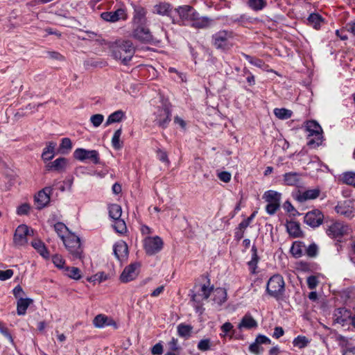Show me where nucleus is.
Listing matches in <instances>:
<instances>
[{
  "instance_id": "obj_1",
  "label": "nucleus",
  "mask_w": 355,
  "mask_h": 355,
  "mask_svg": "<svg viewBox=\"0 0 355 355\" xmlns=\"http://www.w3.org/2000/svg\"><path fill=\"white\" fill-rule=\"evenodd\" d=\"M112 56L115 60H121L123 64H127L132 58L135 49L130 40H118L110 46Z\"/></svg>"
},
{
  "instance_id": "obj_2",
  "label": "nucleus",
  "mask_w": 355,
  "mask_h": 355,
  "mask_svg": "<svg viewBox=\"0 0 355 355\" xmlns=\"http://www.w3.org/2000/svg\"><path fill=\"white\" fill-rule=\"evenodd\" d=\"M266 293L276 300H282L285 293V282L279 274L272 275L268 281Z\"/></svg>"
},
{
  "instance_id": "obj_3",
  "label": "nucleus",
  "mask_w": 355,
  "mask_h": 355,
  "mask_svg": "<svg viewBox=\"0 0 355 355\" xmlns=\"http://www.w3.org/2000/svg\"><path fill=\"white\" fill-rule=\"evenodd\" d=\"M308 135L307 145L315 148L322 142V130L321 126L315 121H309L306 124Z\"/></svg>"
},
{
  "instance_id": "obj_4",
  "label": "nucleus",
  "mask_w": 355,
  "mask_h": 355,
  "mask_svg": "<svg viewBox=\"0 0 355 355\" xmlns=\"http://www.w3.org/2000/svg\"><path fill=\"white\" fill-rule=\"evenodd\" d=\"M62 241L65 248L73 259H82L83 250L81 246L80 238L78 236L74 234L69 233Z\"/></svg>"
},
{
  "instance_id": "obj_5",
  "label": "nucleus",
  "mask_w": 355,
  "mask_h": 355,
  "mask_svg": "<svg viewBox=\"0 0 355 355\" xmlns=\"http://www.w3.org/2000/svg\"><path fill=\"white\" fill-rule=\"evenodd\" d=\"M174 10L178 15L179 18L171 17V21L172 24L179 26H184L186 22H191L193 17L196 16V13L197 12L193 6L189 5L180 6L175 8Z\"/></svg>"
},
{
  "instance_id": "obj_6",
  "label": "nucleus",
  "mask_w": 355,
  "mask_h": 355,
  "mask_svg": "<svg viewBox=\"0 0 355 355\" xmlns=\"http://www.w3.org/2000/svg\"><path fill=\"white\" fill-rule=\"evenodd\" d=\"M282 194L273 190H269L263 193V198L267 202L266 207V212L273 215L280 207Z\"/></svg>"
},
{
  "instance_id": "obj_7",
  "label": "nucleus",
  "mask_w": 355,
  "mask_h": 355,
  "mask_svg": "<svg viewBox=\"0 0 355 355\" xmlns=\"http://www.w3.org/2000/svg\"><path fill=\"white\" fill-rule=\"evenodd\" d=\"M73 157L80 162L89 160L94 164H99L101 162L99 153L96 150L77 148L73 152Z\"/></svg>"
},
{
  "instance_id": "obj_8",
  "label": "nucleus",
  "mask_w": 355,
  "mask_h": 355,
  "mask_svg": "<svg viewBox=\"0 0 355 355\" xmlns=\"http://www.w3.org/2000/svg\"><path fill=\"white\" fill-rule=\"evenodd\" d=\"M163 245V240L159 236H147L144 240V248L148 255L158 253L162 250Z\"/></svg>"
},
{
  "instance_id": "obj_9",
  "label": "nucleus",
  "mask_w": 355,
  "mask_h": 355,
  "mask_svg": "<svg viewBox=\"0 0 355 355\" xmlns=\"http://www.w3.org/2000/svg\"><path fill=\"white\" fill-rule=\"evenodd\" d=\"M348 226L345 225L343 223L340 221H334L326 229L327 234L332 238L337 239L340 241V239L347 234Z\"/></svg>"
},
{
  "instance_id": "obj_10",
  "label": "nucleus",
  "mask_w": 355,
  "mask_h": 355,
  "mask_svg": "<svg viewBox=\"0 0 355 355\" xmlns=\"http://www.w3.org/2000/svg\"><path fill=\"white\" fill-rule=\"evenodd\" d=\"M132 37L143 43H151L154 40L153 36L147 25L134 26Z\"/></svg>"
},
{
  "instance_id": "obj_11",
  "label": "nucleus",
  "mask_w": 355,
  "mask_h": 355,
  "mask_svg": "<svg viewBox=\"0 0 355 355\" xmlns=\"http://www.w3.org/2000/svg\"><path fill=\"white\" fill-rule=\"evenodd\" d=\"M232 37V31H220L212 35L213 44L217 49L226 50L228 48V40Z\"/></svg>"
},
{
  "instance_id": "obj_12",
  "label": "nucleus",
  "mask_w": 355,
  "mask_h": 355,
  "mask_svg": "<svg viewBox=\"0 0 355 355\" xmlns=\"http://www.w3.org/2000/svg\"><path fill=\"white\" fill-rule=\"evenodd\" d=\"M154 116V123L162 128H166L171 121V112L166 106L159 107Z\"/></svg>"
},
{
  "instance_id": "obj_13",
  "label": "nucleus",
  "mask_w": 355,
  "mask_h": 355,
  "mask_svg": "<svg viewBox=\"0 0 355 355\" xmlns=\"http://www.w3.org/2000/svg\"><path fill=\"white\" fill-rule=\"evenodd\" d=\"M103 20L110 23H115L119 21H125L128 19L127 10L121 7L114 11H106L101 14Z\"/></svg>"
},
{
  "instance_id": "obj_14",
  "label": "nucleus",
  "mask_w": 355,
  "mask_h": 355,
  "mask_svg": "<svg viewBox=\"0 0 355 355\" xmlns=\"http://www.w3.org/2000/svg\"><path fill=\"white\" fill-rule=\"evenodd\" d=\"M323 220V213L317 209L308 211L304 217V222L312 228L319 227L322 224Z\"/></svg>"
},
{
  "instance_id": "obj_15",
  "label": "nucleus",
  "mask_w": 355,
  "mask_h": 355,
  "mask_svg": "<svg viewBox=\"0 0 355 355\" xmlns=\"http://www.w3.org/2000/svg\"><path fill=\"white\" fill-rule=\"evenodd\" d=\"M140 266L139 262H134L126 266L120 275V281L122 283H128L134 280L139 275Z\"/></svg>"
},
{
  "instance_id": "obj_16",
  "label": "nucleus",
  "mask_w": 355,
  "mask_h": 355,
  "mask_svg": "<svg viewBox=\"0 0 355 355\" xmlns=\"http://www.w3.org/2000/svg\"><path fill=\"white\" fill-rule=\"evenodd\" d=\"M57 182L54 181L52 186L46 187L37 193L35 199L38 204V209H42L49 203L51 194Z\"/></svg>"
},
{
  "instance_id": "obj_17",
  "label": "nucleus",
  "mask_w": 355,
  "mask_h": 355,
  "mask_svg": "<svg viewBox=\"0 0 355 355\" xmlns=\"http://www.w3.org/2000/svg\"><path fill=\"white\" fill-rule=\"evenodd\" d=\"M352 318L351 311L344 307L335 309L333 314L334 322L340 324L342 326L351 323Z\"/></svg>"
},
{
  "instance_id": "obj_18",
  "label": "nucleus",
  "mask_w": 355,
  "mask_h": 355,
  "mask_svg": "<svg viewBox=\"0 0 355 355\" xmlns=\"http://www.w3.org/2000/svg\"><path fill=\"white\" fill-rule=\"evenodd\" d=\"M33 233V230H30L26 225H20L15 230L13 241L17 245H23L27 243V236L30 232Z\"/></svg>"
},
{
  "instance_id": "obj_19",
  "label": "nucleus",
  "mask_w": 355,
  "mask_h": 355,
  "mask_svg": "<svg viewBox=\"0 0 355 355\" xmlns=\"http://www.w3.org/2000/svg\"><path fill=\"white\" fill-rule=\"evenodd\" d=\"M335 211L337 214L347 218H352L354 216L352 202L349 200L339 202L335 207Z\"/></svg>"
},
{
  "instance_id": "obj_20",
  "label": "nucleus",
  "mask_w": 355,
  "mask_h": 355,
  "mask_svg": "<svg viewBox=\"0 0 355 355\" xmlns=\"http://www.w3.org/2000/svg\"><path fill=\"white\" fill-rule=\"evenodd\" d=\"M196 16L193 17L191 27L197 29H204L210 27L214 22V20L207 16H200L197 11Z\"/></svg>"
},
{
  "instance_id": "obj_21",
  "label": "nucleus",
  "mask_w": 355,
  "mask_h": 355,
  "mask_svg": "<svg viewBox=\"0 0 355 355\" xmlns=\"http://www.w3.org/2000/svg\"><path fill=\"white\" fill-rule=\"evenodd\" d=\"M146 14L147 11L146 8L141 6H135L132 17L133 26L139 25H147L148 19L146 17Z\"/></svg>"
},
{
  "instance_id": "obj_22",
  "label": "nucleus",
  "mask_w": 355,
  "mask_h": 355,
  "mask_svg": "<svg viewBox=\"0 0 355 355\" xmlns=\"http://www.w3.org/2000/svg\"><path fill=\"white\" fill-rule=\"evenodd\" d=\"M114 254L116 258L123 261L126 260L128 256V247L127 243L123 241L116 242L113 247Z\"/></svg>"
},
{
  "instance_id": "obj_23",
  "label": "nucleus",
  "mask_w": 355,
  "mask_h": 355,
  "mask_svg": "<svg viewBox=\"0 0 355 355\" xmlns=\"http://www.w3.org/2000/svg\"><path fill=\"white\" fill-rule=\"evenodd\" d=\"M67 164V159L64 157H59L53 162H49L46 167L48 171H55L60 172L65 170Z\"/></svg>"
},
{
  "instance_id": "obj_24",
  "label": "nucleus",
  "mask_w": 355,
  "mask_h": 355,
  "mask_svg": "<svg viewBox=\"0 0 355 355\" xmlns=\"http://www.w3.org/2000/svg\"><path fill=\"white\" fill-rule=\"evenodd\" d=\"M286 227L288 234L293 238H299L303 234L300 228V225L297 221H287Z\"/></svg>"
},
{
  "instance_id": "obj_25",
  "label": "nucleus",
  "mask_w": 355,
  "mask_h": 355,
  "mask_svg": "<svg viewBox=\"0 0 355 355\" xmlns=\"http://www.w3.org/2000/svg\"><path fill=\"white\" fill-rule=\"evenodd\" d=\"M320 193V189L318 188L308 189L302 193L299 194L297 199L298 201L302 202L309 200H314L317 198Z\"/></svg>"
},
{
  "instance_id": "obj_26",
  "label": "nucleus",
  "mask_w": 355,
  "mask_h": 355,
  "mask_svg": "<svg viewBox=\"0 0 355 355\" xmlns=\"http://www.w3.org/2000/svg\"><path fill=\"white\" fill-rule=\"evenodd\" d=\"M172 11V6L170 3L166 2H162L158 4H156L154 6V12L162 15V16H168L171 19V17H173L171 16V12Z\"/></svg>"
},
{
  "instance_id": "obj_27",
  "label": "nucleus",
  "mask_w": 355,
  "mask_h": 355,
  "mask_svg": "<svg viewBox=\"0 0 355 355\" xmlns=\"http://www.w3.org/2000/svg\"><path fill=\"white\" fill-rule=\"evenodd\" d=\"M284 182L288 186H297L300 183V175L295 172L286 173L284 175Z\"/></svg>"
},
{
  "instance_id": "obj_28",
  "label": "nucleus",
  "mask_w": 355,
  "mask_h": 355,
  "mask_svg": "<svg viewBox=\"0 0 355 355\" xmlns=\"http://www.w3.org/2000/svg\"><path fill=\"white\" fill-rule=\"evenodd\" d=\"M55 146L56 144L55 142L50 141L47 144L42 154V158L44 162L50 161L54 157Z\"/></svg>"
},
{
  "instance_id": "obj_29",
  "label": "nucleus",
  "mask_w": 355,
  "mask_h": 355,
  "mask_svg": "<svg viewBox=\"0 0 355 355\" xmlns=\"http://www.w3.org/2000/svg\"><path fill=\"white\" fill-rule=\"evenodd\" d=\"M33 303V300L31 298L19 299L17 302V313L19 315H24L26 313V310L31 304Z\"/></svg>"
},
{
  "instance_id": "obj_30",
  "label": "nucleus",
  "mask_w": 355,
  "mask_h": 355,
  "mask_svg": "<svg viewBox=\"0 0 355 355\" xmlns=\"http://www.w3.org/2000/svg\"><path fill=\"white\" fill-rule=\"evenodd\" d=\"M93 323L96 327L102 328L105 326H110L114 322L112 320L110 319L107 316L99 314L94 318Z\"/></svg>"
},
{
  "instance_id": "obj_31",
  "label": "nucleus",
  "mask_w": 355,
  "mask_h": 355,
  "mask_svg": "<svg viewBox=\"0 0 355 355\" xmlns=\"http://www.w3.org/2000/svg\"><path fill=\"white\" fill-rule=\"evenodd\" d=\"M257 327V321L250 315H245L241 322L239 324V329L245 328V329H252Z\"/></svg>"
},
{
  "instance_id": "obj_32",
  "label": "nucleus",
  "mask_w": 355,
  "mask_h": 355,
  "mask_svg": "<svg viewBox=\"0 0 355 355\" xmlns=\"http://www.w3.org/2000/svg\"><path fill=\"white\" fill-rule=\"evenodd\" d=\"M123 118H125V113L123 111L121 110L115 111L108 116L105 123V126H108L114 123L120 122Z\"/></svg>"
},
{
  "instance_id": "obj_33",
  "label": "nucleus",
  "mask_w": 355,
  "mask_h": 355,
  "mask_svg": "<svg viewBox=\"0 0 355 355\" xmlns=\"http://www.w3.org/2000/svg\"><path fill=\"white\" fill-rule=\"evenodd\" d=\"M31 244L42 257L45 259L49 257V252L42 241L35 240L32 241Z\"/></svg>"
},
{
  "instance_id": "obj_34",
  "label": "nucleus",
  "mask_w": 355,
  "mask_h": 355,
  "mask_svg": "<svg viewBox=\"0 0 355 355\" xmlns=\"http://www.w3.org/2000/svg\"><path fill=\"white\" fill-rule=\"evenodd\" d=\"M108 213L110 218L113 220L121 217L122 209L118 204H111L108 207Z\"/></svg>"
},
{
  "instance_id": "obj_35",
  "label": "nucleus",
  "mask_w": 355,
  "mask_h": 355,
  "mask_svg": "<svg viewBox=\"0 0 355 355\" xmlns=\"http://www.w3.org/2000/svg\"><path fill=\"white\" fill-rule=\"evenodd\" d=\"M177 329L178 334L180 337L188 338L191 336L193 330V327L190 324L180 323V324H178Z\"/></svg>"
},
{
  "instance_id": "obj_36",
  "label": "nucleus",
  "mask_w": 355,
  "mask_h": 355,
  "mask_svg": "<svg viewBox=\"0 0 355 355\" xmlns=\"http://www.w3.org/2000/svg\"><path fill=\"white\" fill-rule=\"evenodd\" d=\"M248 6L254 11L263 10L267 6L266 0H248Z\"/></svg>"
},
{
  "instance_id": "obj_37",
  "label": "nucleus",
  "mask_w": 355,
  "mask_h": 355,
  "mask_svg": "<svg viewBox=\"0 0 355 355\" xmlns=\"http://www.w3.org/2000/svg\"><path fill=\"white\" fill-rule=\"evenodd\" d=\"M122 134V128L116 130L112 138V145L115 150H120L123 147V142H121L120 138Z\"/></svg>"
},
{
  "instance_id": "obj_38",
  "label": "nucleus",
  "mask_w": 355,
  "mask_h": 355,
  "mask_svg": "<svg viewBox=\"0 0 355 355\" xmlns=\"http://www.w3.org/2000/svg\"><path fill=\"white\" fill-rule=\"evenodd\" d=\"M113 221L114 224L112 226L116 232L123 234L127 232L126 223L123 219L119 218V219L113 220Z\"/></svg>"
},
{
  "instance_id": "obj_39",
  "label": "nucleus",
  "mask_w": 355,
  "mask_h": 355,
  "mask_svg": "<svg viewBox=\"0 0 355 355\" xmlns=\"http://www.w3.org/2000/svg\"><path fill=\"white\" fill-rule=\"evenodd\" d=\"M293 112L286 108H275L274 114L279 119L284 120L291 117Z\"/></svg>"
},
{
  "instance_id": "obj_40",
  "label": "nucleus",
  "mask_w": 355,
  "mask_h": 355,
  "mask_svg": "<svg viewBox=\"0 0 355 355\" xmlns=\"http://www.w3.org/2000/svg\"><path fill=\"white\" fill-rule=\"evenodd\" d=\"M64 271L65 275L73 279L78 280L81 278V272L78 268L66 267Z\"/></svg>"
},
{
  "instance_id": "obj_41",
  "label": "nucleus",
  "mask_w": 355,
  "mask_h": 355,
  "mask_svg": "<svg viewBox=\"0 0 355 355\" xmlns=\"http://www.w3.org/2000/svg\"><path fill=\"white\" fill-rule=\"evenodd\" d=\"M341 180L344 184L355 187V173L352 171L343 173L341 175Z\"/></svg>"
},
{
  "instance_id": "obj_42",
  "label": "nucleus",
  "mask_w": 355,
  "mask_h": 355,
  "mask_svg": "<svg viewBox=\"0 0 355 355\" xmlns=\"http://www.w3.org/2000/svg\"><path fill=\"white\" fill-rule=\"evenodd\" d=\"M214 300L218 304H222L226 300L227 293L223 288H217L214 290Z\"/></svg>"
},
{
  "instance_id": "obj_43",
  "label": "nucleus",
  "mask_w": 355,
  "mask_h": 355,
  "mask_svg": "<svg viewBox=\"0 0 355 355\" xmlns=\"http://www.w3.org/2000/svg\"><path fill=\"white\" fill-rule=\"evenodd\" d=\"M252 259H251V261H250L248 262V265H249L250 268L252 270V272L254 273L255 269L257 268V263L259 261V257L257 254V248L254 245H252Z\"/></svg>"
},
{
  "instance_id": "obj_44",
  "label": "nucleus",
  "mask_w": 355,
  "mask_h": 355,
  "mask_svg": "<svg viewBox=\"0 0 355 355\" xmlns=\"http://www.w3.org/2000/svg\"><path fill=\"white\" fill-rule=\"evenodd\" d=\"M302 247L301 242L295 241L291 248V253L295 258L301 257L303 254Z\"/></svg>"
},
{
  "instance_id": "obj_45",
  "label": "nucleus",
  "mask_w": 355,
  "mask_h": 355,
  "mask_svg": "<svg viewBox=\"0 0 355 355\" xmlns=\"http://www.w3.org/2000/svg\"><path fill=\"white\" fill-rule=\"evenodd\" d=\"M54 230L58 234V236L60 237L62 241L66 238L64 234L68 231V228L63 223L58 222L55 223L54 225Z\"/></svg>"
},
{
  "instance_id": "obj_46",
  "label": "nucleus",
  "mask_w": 355,
  "mask_h": 355,
  "mask_svg": "<svg viewBox=\"0 0 355 355\" xmlns=\"http://www.w3.org/2000/svg\"><path fill=\"white\" fill-rule=\"evenodd\" d=\"M71 148L72 143L71 139L67 137L63 138L61 141V144H60V151L63 154L68 153Z\"/></svg>"
},
{
  "instance_id": "obj_47",
  "label": "nucleus",
  "mask_w": 355,
  "mask_h": 355,
  "mask_svg": "<svg viewBox=\"0 0 355 355\" xmlns=\"http://www.w3.org/2000/svg\"><path fill=\"white\" fill-rule=\"evenodd\" d=\"M307 20L310 24L317 29L322 21V17L318 14L312 13L309 16Z\"/></svg>"
},
{
  "instance_id": "obj_48",
  "label": "nucleus",
  "mask_w": 355,
  "mask_h": 355,
  "mask_svg": "<svg viewBox=\"0 0 355 355\" xmlns=\"http://www.w3.org/2000/svg\"><path fill=\"white\" fill-rule=\"evenodd\" d=\"M308 339L306 338V336H298L293 341V345L295 347H299L300 349L305 347L308 345Z\"/></svg>"
},
{
  "instance_id": "obj_49",
  "label": "nucleus",
  "mask_w": 355,
  "mask_h": 355,
  "mask_svg": "<svg viewBox=\"0 0 355 355\" xmlns=\"http://www.w3.org/2000/svg\"><path fill=\"white\" fill-rule=\"evenodd\" d=\"M211 340L209 338L202 339L198 343L197 347L201 352H206L211 349Z\"/></svg>"
},
{
  "instance_id": "obj_50",
  "label": "nucleus",
  "mask_w": 355,
  "mask_h": 355,
  "mask_svg": "<svg viewBox=\"0 0 355 355\" xmlns=\"http://www.w3.org/2000/svg\"><path fill=\"white\" fill-rule=\"evenodd\" d=\"M245 59L252 64L259 68H263L266 64L265 62L259 58H253L249 55H244Z\"/></svg>"
},
{
  "instance_id": "obj_51",
  "label": "nucleus",
  "mask_w": 355,
  "mask_h": 355,
  "mask_svg": "<svg viewBox=\"0 0 355 355\" xmlns=\"http://www.w3.org/2000/svg\"><path fill=\"white\" fill-rule=\"evenodd\" d=\"M103 120L104 116L101 114H96L90 117V121L95 128L100 126Z\"/></svg>"
},
{
  "instance_id": "obj_52",
  "label": "nucleus",
  "mask_w": 355,
  "mask_h": 355,
  "mask_svg": "<svg viewBox=\"0 0 355 355\" xmlns=\"http://www.w3.org/2000/svg\"><path fill=\"white\" fill-rule=\"evenodd\" d=\"M318 248L315 243H311L306 250V254L310 257H315L318 254Z\"/></svg>"
},
{
  "instance_id": "obj_53",
  "label": "nucleus",
  "mask_w": 355,
  "mask_h": 355,
  "mask_svg": "<svg viewBox=\"0 0 355 355\" xmlns=\"http://www.w3.org/2000/svg\"><path fill=\"white\" fill-rule=\"evenodd\" d=\"M52 261L55 264V266L59 268H64V260L63 258L59 254H55L52 257Z\"/></svg>"
},
{
  "instance_id": "obj_54",
  "label": "nucleus",
  "mask_w": 355,
  "mask_h": 355,
  "mask_svg": "<svg viewBox=\"0 0 355 355\" xmlns=\"http://www.w3.org/2000/svg\"><path fill=\"white\" fill-rule=\"evenodd\" d=\"M306 283L309 288L313 290L318 286V280L315 276L311 275L307 278Z\"/></svg>"
},
{
  "instance_id": "obj_55",
  "label": "nucleus",
  "mask_w": 355,
  "mask_h": 355,
  "mask_svg": "<svg viewBox=\"0 0 355 355\" xmlns=\"http://www.w3.org/2000/svg\"><path fill=\"white\" fill-rule=\"evenodd\" d=\"M14 272L11 269H8L6 270H0V280L6 281L12 277Z\"/></svg>"
},
{
  "instance_id": "obj_56",
  "label": "nucleus",
  "mask_w": 355,
  "mask_h": 355,
  "mask_svg": "<svg viewBox=\"0 0 355 355\" xmlns=\"http://www.w3.org/2000/svg\"><path fill=\"white\" fill-rule=\"evenodd\" d=\"M213 286L209 287V285L206 286L205 284L202 285L201 286V292L202 295L204 299H208L211 295V291H213Z\"/></svg>"
},
{
  "instance_id": "obj_57",
  "label": "nucleus",
  "mask_w": 355,
  "mask_h": 355,
  "mask_svg": "<svg viewBox=\"0 0 355 355\" xmlns=\"http://www.w3.org/2000/svg\"><path fill=\"white\" fill-rule=\"evenodd\" d=\"M231 173L227 171H222L218 174L219 180L225 183H227L231 180Z\"/></svg>"
},
{
  "instance_id": "obj_58",
  "label": "nucleus",
  "mask_w": 355,
  "mask_h": 355,
  "mask_svg": "<svg viewBox=\"0 0 355 355\" xmlns=\"http://www.w3.org/2000/svg\"><path fill=\"white\" fill-rule=\"evenodd\" d=\"M163 352V345L160 343L155 344L151 349V353L153 355H161Z\"/></svg>"
},
{
  "instance_id": "obj_59",
  "label": "nucleus",
  "mask_w": 355,
  "mask_h": 355,
  "mask_svg": "<svg viewBox=\"0 0 355 355\" xmlns=\"http://www.w3.org/2000/svg\"><path fill=\"white\" fill-rule=\"evenodd\" d=\"M12 292H13L14 296L15 297V298L17 299V300L19 299H24L23 297V296L24 295V292L22 288L19 285L15 286Z\"/></svg>"
},
{
  "instance_id": "obj_60",
  "label": "nucleus",
  "mask_w": 355,
  "mask_h": 355,
  "mask_svg": "<svg viewBox=\"0 0 355 355\" xmlns=\"http://www.w3.org/2000/svg\"><path fill=\"white\" fill-rule=\"evenodd\" d=\"M157 156L161 162H166V163L169 162L168 159V155L166 151H164L162 149H158L157 150Z\"/></svg>"
},
{
  "instance_id": "obj_61",
  "label": "nucleus",
  "mask_w": 355,
  "mask_h": 355,
  "mask_svg": "<svg viewBox=\"0 0 355 355\" xmlns=\"http://www.w3.org/2000/svg\"><path fill=\"white\" fill-rule=\"evenodd\" d=\"M255 341L260 345L261 344H270V340L266 336L259 334L257 336Z\"/></svg>"
},
{
  "instance_id": "obj_62",
  "label": "nucleus",
  "mask_w": 355,
  "mask_h": 355,
  "mask_svg": "<svg viewBox=\"0 0 355 355\" xmlns=\"http://www.w3.org/2000/svg\"><path fill=\"white\" fill-rule=\"evenodd\" d=\"M30 206L28 204H23L20 205L17 210L19 215L27 214L29 212Z\"/></svg>"
},
{
  "instance_id": "obj_63",
  "label": "nucleus",
  "mask_w": 355,
  "mask_h": 355,
  "mask_svg": "<svg viewBox=\"0 0 355 355\" xmlns=\"http://www.w3.org/2000/svg\"><path fill=\"white\" fill-rule=\"evenodd\" d=\"M0 332L10 340L12 341V337L7 327L2 322H0Z\"/></svg>"
},
{
  "instance_id": "obj_64",
  "label": "nucleus",
  "mask_w": 355,
  "mask_h": 355,
  "mask_svg": "<svg viewBox=\"0 0 355 355\" xmlns=\"http://www.w3.org/2000/svg\"><path fill=\"white\" fill-rule=\"evenodd\" d=\"M345 28L347 32L351 33L354 36H355V21L348 22L345 25Z\"/></svg>"
}]
</instances>
